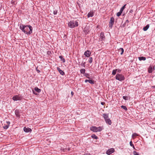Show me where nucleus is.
Listing matches in <instances>:
<instances>
[{
  "mask_svg": "<svg viewBox=\"0 0 155 155\" xmlns=\"http://www.w3.org/2000/svg\"><path fill=\"white\" fill-rule=\"evenodd\" d=\"M77 21H70L68 23V26L71 28L77 27L78 25V22Z\"/></svg>",
  "mask_w": 155,
  "mask_h": 155,
  "instance_id": "2",
  "label": "nucleus"
},
{
  "mask_svg": "<svg viewBox=\"0 0 155 155\" xmlns=\"http://www.w3.org/2000/svg\"><path fill=\"white\" fill-rule=\"evenodd\" d=\"M123 98L125 100H127V97L126 96H123Z\"/></svg>",
  "mask_w": 155,
  "mask_h": 155,
  "instance_id": "37",
  "label": "nucleus"
},
{
  "mask_svg": "<svg viewBox=\"0 0 155 155\" xmlns=\"http://www.w3.org/2000/svg\"><path fill=\"white\" fill-rule=\"evenodd\" d=\"M90 130L94 132H97V127L95 126H92L90 127Z\"/></svg>",
  "mask_w": 155,
  "mask_h": 155,
  "instance_id": "8",
  "label": "nucleus"
},
{
  "mask_svg": "<svg viewBox=\"0 0 155 155\" xmlns=\"http://www.w3.org/2000/svg\"><path fill=\"white\" fill-rule=\"evenodd\" d=\"M19 28L22 32L27 35H29L32 33L33 28L31 25H25L21 24L20 25Z\"/></svg>",
  "mask_w": 155,
  "mask_h": 155,
  "instance_id": "1",
  "label": "nucleus"
},
{
  "mask_svg": "<svg viewBox=\"0 0 155 155\" xmlns=\"http://www.w3.org/2000/svg\"><path fill=\"white\" fill-rule=\"evenodd\" d=\"M85 70L84 68L81 69L80 70V72L81 74H84L85 73Z\"/></svg>",
  "mask_w": 155,
  "mask_h": 155,
  "instance_id": "27",
  "label": "nucleus"
},
{
  "mask_svg": "<svg viewBox=\"0 0 155 155\" xmlns=\"http://www.w3.org/2000/svg\"><path fill=\"white\" fill-rule=\"evenodd\" d=\"M121 107L123 109H124L125 110H127V107L124 105H122L121 106Z\"/></svg>",
  "mask_w": 155,
  "mask_h": 155,
  "instance_id": "29",
  "label": "nucleus"
},
{
  "mask_svg": "<svg viewBox=\"0 0 155 155\" xmlns=\"http://www.w3.org/2000/svg\"><path fill=\"white\" fill-rule=\"evenodd\" d=\"M15 114L17 117H20L19 111L18 110L16 109L15 110Z\"/></svg>",
  "mask_w": 155,
  "mask_h": 155,
  "instance_id": "12",
  "label": "nucleus"
},
{
  "mask_svg": "<svg viewBox=\"0 0 155 155\" xmlns=\"http://www.w3.org/2000/svg\"><path fill=\"white\" fill-rule=\"evenodd\" d=\"M103 128L101 127H97V132H100L102 130Z\"/></svg>",
  "mask_w": 155,
  "mask_h": 155,
  "instance_id": "24",
  "label": "nucleus"
},
{
  "mask_svg": "<svg viewBox=\"0 0 155 155\" xmlns=\"http://www.w3.org/2000/svg\"><path fill=\"white\" fill-rule=\"evenodd\" d=\"M105 121L106 123L108 124L109 125H110L111 124V121L109 118H108V119L105 120Z\"/></svg>",
  "mask_w": 155,
  "mask_h": 155,
  "instance_id": "17",
  "label": "nucleus"
},
{
  "mask_svg": "<svg viewBox=\"0 0 155 155\" xmlns=\"http://www.w3.org/2000/svg\"><path fill=\"white\" fill-rule=\"evenodd\" d=\"M91 54V52L89 50H87L84 53V55L87 57H89Z\"/></svg>",
  "mask_w": 155,
  "mask_h": 155,
  "instance_id": "7",
  "label": "nucleus"
},
{
  "mask_svg": "<svg viewBox=\"0 0 155 155\" xmlns=\"http://www.w3.org/2000/svg\"><path fill=\"white\" fill-rule=\"evenodd\" d=\"M138 58L140 61H145L146 60V58L143 56L139 57Z\"/></svg>",
  "mask_w": 155,
  "mask_h": 155,
  "instance_id": "20",
  "label": "nucleus"
},
{
  "mask_svg": "<svg viewBox=\"0 0 155 155\" xmlns=\"http://www.w3.org/2000/svg\"><path fill=\"white\" fill-rule=\"evenodd\" d=\"M122 12H121L120 11H119V12H117V15L119 17V16H120L122 13Z\"/></svg>",
  "mask_w": 155,
  "mask_h": 155,
  "instance_id": "32",
  "label": "nucleus"
},
{
  "mask_svg": "<svg viewBox=\"0 0 155 155\" xmlns=\"http://www.w3.org/2000/svg\"><path fill=\"white\" fill-rule=\"evenodd\" d=\"M9 127V126L8 125H5L3 126V128L5 129H7Z\"/></svg>",
  "mask_w": 155,
  "mask_h": 155,
  "instance_id": "33",
  "label": "nucleus"
},
{
  "mask_svg": "<svg viewBox=\"0 0 155 155\" xmlns=\"http://www.w3.org/2000/svg\"><path fill=\"white\" fill-rule=\"evenodd\" d=\"M57 11L56 10H55L54 11H53V14L54 15H56V14H57Z\"/></svg>",
  "mask_w": 155,
  "mask_h": 155,
  "instance_id": "36",
  "label": "nucleus"
},
{
  "mask_svg": "<svg viewBox=\"0 0 155 155\" xmlns=\"http://www.w3.org/2000/svg\"><path fill=\"white\" fill-rule=\"evenodd\" d=\"M154 70V68H153L151 66H150L148 69V72L149 73H152Z\"/></svg>",
  "mask_w": 155,
  "mask_h": 155,
  "instance_id": "11",
  "label": "nucleus"
},
{
  "mask_svg": "<svg viewBox=\"0 0 155 155\" xmlns=\"http://www.w3.org/2000/svg\"><path fill=\"white\" fill-rule=\"evenodd\" d=\"M12 99L14 101H20L22 99V97L19 95H16L12 97Z\"/></svg>",
  "mask_w": 155,
  "mask_h": 155,
  "instance_id": "4",
  "label": "nucleus"
},
{
  "mask_svg": "<svg viewBox=\"0 0 155 155\" xmlns=\"http://www.w3.org/2000/svg\"><path fill=\"white\" fill-rule=\"evenodd\" d=\"M89 82L90 83L92 84H94V81L92 80H91L86 79L85 80V82Z\"/></svg>",
  "mask_w": 155,
  "mask_h": 155,
  "instance_id": "15",
  "label": "nucleus"
},
{
  "mask_svg": "<svg viewBox=\"0 0 155 155\" xmlns=\"http://www.w3.org/2000/svg\"><path fill=\"white\" fill-rule=\"evenodd\" d=\"M91 137L92 138L96 139H97L98 138L97 136L95 134H93L91 135Z\"/></svg>",
  "mask_w": 155,
  "mask_h": 155,
  "instance_id": "23",
  "label": "nucleus"
},
{
  "mask_svg": "<svg viewBox=\"0 0 155 155\" xmlns=\"http://www.w3.org/2000/svg\"><path fill=\"white\" fill-rule=\"evenodd\" d=\"M88 61L90 63H91L92 62L93 58L92 57H90Z\"/></svg>",
  "mask_w": 155,
  "mask_h": 155,
  "instance_id": "28",
  "label": "nucleus"
},
{
  "mask_svg": "<svg viewBox=\"0 0 155 155\" xmlns=\"http://www.w3.org/2000/svg\"><path fill=\"white\" fill-rule=\"evenodd\" d=\"M114 19L113 17H111L110 18V21L109 22V26L111 28L114 24Z\"/></svg>",
  "mask_w": 155,
  "mask_h": 155,
  "instance_id": "5",
  "label": "nucleus"
},
{
  "mask_svg": "<svg viewBox=\"0 0 155 155\" xmlns=\"http://www.w3.org/2000/svg\"><path fill=\"white\" fill-rule=\"evenodd\" d=\"M119 50V51H121L120 54L122 55L124 52V50L123 48H120Z\"/></svg>",
  "mask_w": 155,
  "mask_h": 155,
  "instance_id": "22",
  "label": "nucleus"
},
{
  "mask_svg": "<svg viewBox=\"0 0 155 155\" xmlns=\"http://www.w3.org/2000/svg\"><path fill=\"white\" fill-rule=\"evenodd\" d=\"M89 76V74H85V76H86L87 78L88 79H90V78L89 77H88Z\"/></svg>",
  "mask_w": 155,
  "mask_h": 155,
  "instance_id": "35",
  "label": "nucleus"
},
{
  "mask_svg": "<svg viewBox=\"0 0 155 155\" xmlns=\"http://www.w3.org/2000/svg\"><path fill=\"white\" fill-rule=\"evenodd\" d=\"M103 117L104 118L105 120H106L108 118V114H103Z\"/></svg>",
  "mask_w": 155,
  "mask_h": 155,
  "instance_id": "14",
  "label": "nucleus"
},
{
  "mask_svg": "<svg viewBox=\"0 0 155 155\" xmlns=\"http://www.w3.org/2000/svg\"><path fill=\"white\" fill-rule=\"evenodd\" d=\"M101 105H103L105 104V103L104 102H101Z\"/></svg>",
  "mask_w": 155,
  "mask_h": 155,
  "instance_id": "42",
  "label": "nucleus"
},
{
  "mask_svg": "<svg viewBox=\"0 0 155 155\" xmlns=\"http://www.w3.org/2000/svg\"><path fill=\"white\" fill-rule=\"evenodd\" d=\"M59 58L61 59V61H62L63 63H64L65 61V59L63 58L62 56H59Z\"/></svg>",
  "mask_w": 155,
  "mask_h": 155,
  "instance_id": "21",
  "label": "nucleus"
},
{
  "mask_svg": "<svg viewBox=\"0 0 155 155\" xmlns=\"http://www.w3.org/2000/svg\"><path fill=\"white\" fill-rule=\"evenodd\" d=\"M132 147H133L134 149H135V147H134H134H133V146H132Z\"/></svg>",
  "mask_w": 155,
  "mask_h": 155,
  "instance_id": "47",
  "label": "nucleus"
},
{
  "mask_svg": "<svg viewBox=\"0 0 155 155\" xmlns=\"http://www.w3.org/2000/svg\"><path fill=\"white\" fill-rule=\"evenodd\" d=\"M153 87L154 88H155V86H153Z\"/></svg>",
  "mask_w": 155,
  "mask_h": 155,
  "instance_id": "46",
  "label": "nucleus"
},
{
  "mask_svg": "<svg viewBox=\"0 0 155 155\" xmlns=\"http://www.w3.org/2000/svg\"><path fill=\"white\" fill-rule=\"evenodd\" d=\"M136 136H139V135L137 134L136 133H134L133 134L132 137L134 139L135 138V137Z\"/></svg>",
  "mask_w": 155,
  "mask_h": 155,
  "instance_id": "26",
  "label": "nucleus"
},
{
  "mask_svg": "<svg viewBox=\"0 0 155 155\" xmlns=\"http://www.w3.org/2000/svg\"><path fill=\"white\" fill-rule=\"evenodd\" d=\"M100 38L101 39V40H104L105 38V36H104V33L103 32H101L100 34Z\"/></svg>",
  "mask_w": 155,
  "mask_h": 155,
  "instance_id": "16",
  "label": "nucleus"
},
{
  "mask_svg": "<svg viewBox=\"0 0 155 155\" xmlns=\"http://www.w3.org/2000/svg\"><path fill=\"white\" fill-rule=\"evenodd\" d=\"M6 123H7V125H8L9 126L10 124V122L9 121H6Z\"/></svg>",
  "mask_w": 155,
  "mask_h": 155,
  "instance_id": "41",
  "label": "nucleus"
},
{
  "mask_svg": "<svg viewBox=\"0 0 155 155\" xmlns=\"http://www.w3.org/2000/svg\"><path fill=\"white\" fill-rule=\"evenodd\" d=\"M32 92H33V93L34 94H35V95H37L38 94L37 93H36L35 92V91H34V90H32Z\"/></svg>",
  "mask_w": 155,
  "mask_h": 155,
  "instance_id": "40",
  "label": "nucleus"
},
{
  "mask_svg": "<svg viewBox=\"0 0 155 155\" xmlns=\"http://www.w3.org/2000/svg\"><path fill=\"white\" fill-rule=\"evenodd\" d=\"M133 153L134 155H139V153L135 151H134Z\"/></svg>",
  "mask_w": 155,
  "mask_h": 155,
  "instance_id": "34",
  "label": "nucleus"
},
{
  "mask_svg": "<svg viewBox=\"0 0 155 155\" xmlns=\"http://www.w3.org/2000/svg\"><path fill=\"white\" fill-rule=\"evenodd\" d=\"M85 63H86L85 62H83V61L82 63L81 64V65L82 66H83V67H85Z\"/></svg>",
  "mask_w": 155,
  "mask_h": 155,
  "instance_id": "31",
  "label": "nucleus"
},
{
  "mask_svg": "<svg viewBox=\"0 0 155 155\" xmlns=\"http://www.w3.org/2000/svg\"><path fill=\"white\" fill-rule=\"evenodd\" d=\"M116 79L120 81H124L125 79L124 76L122 74H117L116 76Z\"/></svg>",
  "mask_w": 155,
  "mask_h": 155,
  "instance_id": "3",
  "label": "nucleus"
},
{
  "mask_svg": "<svg viewBox=\"0 0 155 155\" xmlns=\"http://www.w3.org/2000/svg\"><path fill=\"white\" fill-rule=\"evenodd\" d=\"M126 22L128 23V22H129V21H128V20H127L126 21Z\"/></svg>",
  "mask_w": 155,
  "mask_h": 155,
  "instance_id": "44",
  "label": "nucleus"
},
{
  "mask_svg": "<svg viewBox=\"0 0 155 155\" xmlns=\"http://www.w3.org/2000/svg\"><path fill=\"white\" fill-rule=\"evenodd\" d=\"M149 24L147 25L145 27H144L143 30L144 31H146L149 27Z\"/></svg>",
  "mask_w": 155,
  "mask_h": 155,
  "instance_id": "18",
  "label": "nucleus"
},
{
  "mask_svg": "<svg viewBox=\"0 0 155 155\" xmlns=\"http://www.w3.org/2000/svg\"><path fill=\"white\" fill-rule=\"evenodd\" d=\"M94 12H89L87 14V17L89 18L90 17H92L94 16Z\"/></svg>",
  "mask_w": 155,
  "mask_h": 155,
  "instance_id": "13",
  "label": "nucleus"
},
{
  "mask_svg": "<svg viewBox=\"0 0 155 155\" xmlns=\"http://www.w3.org/2000/svg\"><path fill=\"white\" fill-rule=\"evenodd\" d=\"M130 144L131 146V147L133 146L134 147V144L132 143V141H130Z\"/></svg>",
  "mask_w": 155,
  "mask_h": 155,
  "instance_id": "39",
  "label": "nucleus"
},
{
  "mask_svg": "<svg viewBox=\"0 0 155 155\" xmlns=\"http://www.w3.org/2000/svg\"><path fill=\"white\" fill-rule=\"evenodd\" d=\"M24 131L25 132H31L32 131L31 129L29 128H26V127H24L23 128Z\"/></svg>",
  "mask_w": 155,
  "mask_h": 155,
  "instance_id": "9",
  "label": "nucleus"
},
{
  "mask_svg": "<svg viewBox=\"0 0 155 155\" xmlns=\"http://www.w3.org/2000/svg\"><path fill=\"white\" fill-rule=\"evenodd\" d=\"M117 71V70L116 69L114 70L112 72V74L113 75H114L116 74V72Z\"/></svg>",
  "mask_w": 155,
  "mask_h": 155,
  "instance_id": "30",
  "label": "nucleus"
},
{
  "mask_svg": "<svg viewBox=\"0 0 155 155\" xmlns=\"http://www.w3.org/2000/svg\"><path fill=\"white\" fill-rule=\"evenodd\" d=\"M86 29V28H84L85 31Z\"/></svg>",
  "mask_w": 155,
  "mask_h": 155,
  "instance_id": "48",
  "label": "nucleus"
},
{
  "mask_svg": "<svg viewBox=\"0 0 155 155\" xmlns=\"http://www.w3.org/2000/svg\"><path fill=\"white\" fill-rule=\"evenodd\" d=\"M35 90L38 92V93H39L41 91V90L40 89L38 88L37 87H35L34 88Z\"/></svg>",
  "mask_w": 155,
  "mask_h": 155,
  "instance_id": "19",
  "label": "nucleus"
},
{
  "mask_svg": "<svg viewBox=\"0 0 155 155\" xmlns=\"http://www.w3.org/2000/svg\"><path fill=\"white\" fill-rule=\"evenodd\" d=\"M117 71L119 73H120L121 71V70L119 69H116Z\"/></svg>",
  "mask_w": 155,
  "mask_h": 155,
  "instance_id": "38",
  "label": "nucleus"
},
{
  "mask_svg": "<svg viewBox=\"0 0 155 155\" xmlns=\"http://www.w3.org/2000/svg\"><path fill=\"white\" fill-rule=\"evenodd\" d=\"M126 4H125L120 9V11L121 12H122L125 9V6H126Z\"/></svg>",
  "mask_w": 155,
  "mask_h": 155,
  "instance_id": "25",
  "label": "nucleus"
},
{
  "mask_svg": "<svg viewBox=\"0 0 155 155\" xmlns=\"http://www.w3.org/2000/svg\"><path fill=\"white\" fill-rule=\"evenodd\" d=\"M114 148H111L110 149H109L106 152V153L108 155H110L113 152H114Z\"/></svg>",
  "mask_w": 155,
  "mask_h": 155,
  "instance_id": "6",
  "label": "nucleus"
},
{
  "mask_svg": "<svg viewBox=\"0 0 155 155\" xmlns=\"http://www.w3.org/2000/svg\"><path fill=\"white\" fill-rule=\"evenodd\" d=\"M37 71L38 72H40V71L39 70H37Z\"/></svg>",
  "mask_w": 155,
  "mask_h": 155,
  "instance_id": "45",
  "label": "nucleus"
},
{
  "mask_svg": "<svg viewBox=\"0 0 155 155\" xmlns=\"http://www.w3.org/2000/svg\"><path fill=\"white\" fill-rule=\"evenodd\" d=\"M71 94H72V95H73L74 94V93L72 91L71 92Z\"/></svg>",
  "mask_w": 155,
  "mask_h": 155,
  "instance_id": "43",
  "label": "nucleus"
},
{
  "mask_svg": "<svg viewBox=\"0 0 155 155\" xmlns=\"http://www.w3.org/2000/svg\"><path fill=\"white\" fill-rule=\"evenodd\" d=\"M57 70L58 71L60 74L62 75H64L65 74L64 72L60 69L59 67L57 68Z\"/></svg>",
  "mask_w": 155,
  "mask_h": 155,
  "instance_id": "10",
  "label": "nucleus"
}]
</instances>
